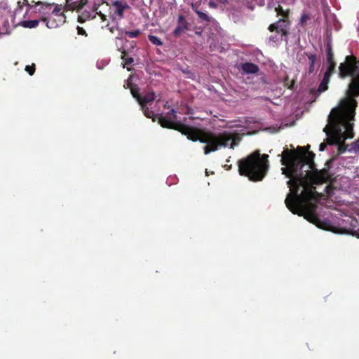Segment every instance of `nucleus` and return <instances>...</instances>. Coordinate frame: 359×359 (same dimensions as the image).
Listing matches in <instances>:
<instances>
[{
  "label": "nucleus",
  "instance_id": "obj_39",
  "mask_svg": "<svg viewBox=\"0 0 359 359\" xmlns=\"http://www.w3.org/2000/svg\"><path fill=\"white\" fill-rule=\"evenodd\" d=\"M306 19V15H303L302 17V21L304 22L305 20Z\"/></svg>",
  "mask_w": 359,
  "mask_h": 359
},
{
  "label": "nucleus",
  "instance_id": "obj_28",
  "mask_svg": "<svg viewBox=\"0 0 359 359\" xmlns=\"http://www.w3.org/2000/svg\"><path fill=\"white\" fill-rule=\"evenodd\" d=\"M25 70L29 76H33L35 72V65L33 63L32 65H27Z\"/></svg>",
  "mask_w": 359,
  "mask_h": 359
},
{
  "label": "nucleus",
  "instance_id": "obj_25",
  "mask_svg": "<svg viewBox=\"0 0 359 359\" xmlns=\"http://www.w3.org/2000/svg\"><path fill=\"white\" fill-rule=\"evenodd\" d=\"M130 93L132 94V96L133 97V98H136L137 101L138 102V100L140 99L141 96L139 93V88L135 86H131L130 88Z\"/></svg>",
  "mask_w": 359,
  "mask_h": 359
},
{
  "label": "nucleus",
  "instance_id": "obj_1",
  "mask_svg": "<svg viewBox=\"0 0 359 359\" xmlns=\"http://www.w3.org/2000/svg\"><path fill=\"white\" fill-rule=\"evenodd\" d=\"M304 149L302 147H297V151L286 149L281 154L280 163L286 166L282 168V173L290 178L287 182L290 192L285 205L293 214L304 216L320 229H328V222L321 221L315 213L319 194L316 191L314 185L330 182L332 175L329 168L320 170L315 169V154Z\"/></svg>",
  "mask_w": 359,
  "mask_h": 359
},
{
  "label": "nucleus",
  "instance_id": "obj_41",
  "mask_svg": "<svg viewBox=\"0 0 359 359\" xmlns=\"http://www.w3.org/2000/svg\"><path fill=\"white\" fill-rule=\"evenodd\" d=\"M306 149H310V146L309 145H307L306 147Z\"/></svg>",
  "mask_w": 359,
  "mask_h": 359
},
{
  "label": "nucleus",
  "instance_id": "obj_31",
  "mask_svg": "<svg viewBox=\"0 0 359 359\" xmlns=\"http://www.w3.org/2000/svg\"><path fill=\"white\" fill-rule=\"evenodd\" d=\"M208 6L210 8H217V4L213 0H210V1L208 3Z\"/></svg>",
  "mask_w": 359,
  "mask_h": 359
},
{
  "label": "nucleus",
  "instance_id": "obj_34",
  "mask_svg": "<svg viewBox=\"0 0 359 359\" xmlns=\"http://www.w3.org/2000/svg\"><path fill=\"white\" fill-rule=\"evenodd\" d=\"M84 15V13H83L82 16H80V19H81V22H83L85 20H87V19H89L90 18V15L88 14L87 15V17H86L85 18L82 19L83 18V16Z\"/></svg>",
  "mask_w": 359,
  "mask_h": 359
},
{
  "label": "nucleus",
  "instance_id": "obj_19",
  "mask_svg": "<svg viewBox=\"0 0 359 359\" xmlns=\"http://www.w3.org/2000/svg\"><path fill=\"white\" fill-rule=\"evenodd\" d=\"M121 59L124 62L123 67L125 65H130L133 62V57L128 56V51L124 49L121 50Z\"/></svg>",
  "mask_w": 359,
  "mask_h": 359
},
{
  "label": "nucleus",
  "instance_id": "obj_7",
  "mask_svg": "<svg viewBox=\"0 0 359 359\" xmlns=\"http://www.w3.org/2000/svg\"><path fill=\"white\" fill-rule=\"evenodd\" d=\"M290 25V20L285 19H279L271 24L267 27L268 31L271 34L268 37V42L272 44H278L282 41L287 43Z\"/></svg>",
  "mask_w": 359,
  "mask_h": 359
},
{
  "label": "nucleus",
  "instance_id": "obj_14",
  "mask_svg": "<svg viewBox=\"0 0 359 359\" xmlns=\"http://www.w3.org/2000/svg\"><path fill=\"white\" fill-rule=\"evenodd\" d=\"M241 69L246 74H256L259 71V67L253 62H247L241 65Z\"/></svg>",
  "mask_w": 359,
  "mask_h": 359
},
{
  "label": "nucleus",
  "instance_id": "obj_24",
  "mask_svg": "<svg viewBox=\"0 0 359 359\" xmlns=\"http://www.w3.org/2000/svg\"><path fill=\"white\" fill-rule=\"evenodd\" d=\"M148 40L149 42H151L152 44L155 46H161L163 44V42L159 37H157L156 36L152 34L148 35Z\"/></svg>",
  "mask_w": 359,
  "mask_h": 359
},
{
  "label": "nucleus",
  "instance_id": "obj_13",
  "mask_svg": "<svg viewBox=\"0 0 359 359\" xmlns=\"http://www.w3.org/2000/svg\"><path fill=\"white\" fill-rule=\"evenodd\" d=\"M267 6L269 8L273 7L275 12L277 13V15L281 16V18L280 19L289 20V11L287 10H283L279 4L276 5L275 3L271 2V4H268Z\"/></svg>",
  "mask_w": 359,
  "mask_h": 359
},
{
  "label": "nucleus",
  "instance_id": "obj_37",
  "mask_svg": "<svg viewBox=\"0 0 359 359\" xmlns=\"http://www.w3.org/2000/svg\"><path fill=\"white\" fill-rule=\"evenodd\" d=\"M294 84V81H291V84L288 86V88L289 89H292V86Z\"/></svg>",
  "mask_w": 359,
  "mask_h": 359
},
{
  "label": "nucleus",
  "instance_id": "obj_29",
  "mask_svg": "<svg viewBox=\"0 0 359 359\" xmlns=\"http://www.w3.org/2000/svg\"><path fill=\"white\" fill-rule=\"evenodd\" d=\"M201 1H202V0H198L197 1L191 4V8H192V10L194 11V12H195L196 11H201L200 7L201 5Z\"/></svg>",
  "mask_w": 359,
  "mask_h": 359
},
{
  "label": "nucleus",
  "instance_id": "obj_40",
  "mask_svg": "<svg viewBox=\"0 0 359 359\" xmlns=\"http://www.w3.org/2000/svg\"><path fill=\"white\" fill-rule=\"evenodd\" d=\"M259 5H264V0L261 1V3H259Z\"/></svg>",
  "mask_w": 359,
  "mask_h": 359
},
{
  "label": "nucleus",
  "instance_id": "obj_8",
  "mask_svg": "<svg viewBox=\"0 0 359 359\" xmlns=\"http://www.w3.org/2000/svg\"><path fill=\"white\" fill-rule=\"evenodd\" d=\"M33 5L32 13H34L36 17L40 19L41 21L45 22L46 27L53 29L58 27V23L56 20L50 17L51 13V8L54 3L49 4L43 1H32Z\"/></svg>",
  "mask_w": 359,
  "mask_h": 359
},
{
  "label": "nucleus",
  "instance_id": "obj_4",
  "mask_svg": "<svg viewBox=\"0 0 359 359\" xmlns=\"http://www.w3.org/2000/svg\"><path fill=\"white\" fill-rule=\"evenodd\" d=\"M269 156L261 155L256 150L249 156L238 161V172L241 175L245 176L250 181H262L266 176L269 168Z\"/></svg>",
  "mask_w": 359,
  "mask_h": 359
},
{
  "label": "nucleus",
  "instance_id": "obj_38",
  "mask_svg": "<svg viewBox=\"0 0 359 359\" xmlns=\"http://www.w3.org/2000/svg\"><path fill=\"white\" fill-rule=\"evenodd\" d=\"M109 30L110 32L114 33V27H109Z\"/></svg>",
  "mask_w": 359,
  "mask_h": 359
},
{
  "label": "nucleus",
  "instance_id": "obj_42",
  "mask_svg": "<svg viewBox=\"0 0 359 359\" xmlns=\"http://www.w3.org/2000/svg\"><path fill=\"white\" fill-rule=\"evenodd\" d=\"M96 15V13L94 14V15L92 16V18H95Z\"/></svg>",
  "mask_w": 359,
  "mask_h": 359
},
{
  "label": "nucleus",
  "instance_id": "obj_2",
  "mask_svg": "<svg viewBox=\"0 0 359 359\" xmlns=\"http://www.w3.org/2000/svg\"><path fill=\"white\" fill-rule=\"evenodd\" d=\"M304 149L302 147H297V151L286 149L281 154L280 163L286 166L282 168V173L290 178L287 182L290 192L285 205L293 214L304 216L320 229H328V222L321 221L315 213L319 194L316 191L314 185L330 182L332 175L329 168L320 170L315 169V154Z\"/></svg>",
  "mask_w": 359,
  "mask_h": 359
},
{
  "label": "nucleus",
  "instance_id": "obj_22",
  "mask_svg": "<svg viewBox=\"0 0 359 359\" xmlns=\"http://www.w3.org/2000/svg\"><path fill=\"white\" fill-rule=\"evenodd\" d=\"M327 62H335L334 57L333 50L331 48V45L328 43L327 45Z\"/></svg>",
  "mask_w": 359,
  "mask_h": 359
},
{
  "label": "nucleus",
  "instance_id": "obj_30",
  "mask_svg": "<svg viewBox=\"0 0 359 359\" xmlns=\"http://www.w3.org/2000/svg\"><path fill=\"white\" fill-rule=\"evenodd\" d=\"M22 5H25L27 7V12H29V11L32 12L34 4H29L27 0H24V1H22Z\"/></svg>",
  "mask_w": 359,
  "mask_h": 359
},
{
  "label": "nucleus",
  "instance_id": "obj_35",
  "mask_svg": "<svg viewBox=\"0 0 359 359\" xmlns=\"http://www.w3.org/2000/svg\"><path fill=\"white\" fill-rule=\"evenodd\" d=\"M97 13L100 15V18L102 20H106V15L104 14H103L100 11L99 13Z\"/></svg>",
  "mask_w": 359,
  "mask_h": 359
},
{
  "label": "nucleus",
  "instance_id": "obj_26",
  "mask_svg": "<svg viewBox=\"0 0 359 359\" xmlns=\"http://www.w3.org/2000/svg\"><path fill=\"white\" fill-rule=\"evenodd\" d=\"M358 150H359V138L358 139L357 141L353 142L349 145V149H348L349 151L357 152Z\"/></svg>",
  "mask_w": 359,
  "mask_h": 359
},
{
  "label": "nucleus",
  "instance_id": "obj_18",
  "mask_svg": "<svg viewBox=\"0 0 359 359\" xmlns=\"http://www.w3.org/2000/svg\"><path fill=\"white\" fill-rule=\"evenodd\" d=\"M40 18L34 20H24L20 22V25L25 28H34L38 26Z\"/></svg>",
  "mask_w": 359,
  "mask_h": 359
},
{
  "label": "nucleus",
  "instance_id": "obj_9",
  "mask_svg": "<svg viewBox=\"0 0 359 359\" xmlns=\"http://www.w3.org/2000/svg\"><path fill=\"white\" fill-rule=\"evenodd\" d=\"M88 3V0H80L79 1H72L71 0H66V4L63 6L62 4H55L53 6H55L53 9H51V13L56 16L65 19V14L61 12L64 9L65 11H81L84 5Z\"/></svg>",
  "mask_w": 359,
  "mask_h": 359
},
{
  "label": "nucleus",
  "instance_id": "obj_10",
  "mask_svg": "<svg viewBox=\"0 0 359 359\" xmlns=\"http://www.w3.org/2000/svg\"><path fill=\"white\" fill-rule=\"evenodd\" d=\"M306 57L309 59V66L307 68L306 73L309 74H312L315 71V63L316 62V55L315 54L304 52L302 55H299L298 61L302 62L305 60Z\"/></svg>",
  "mask_w": 359,
  "mask_h": 359
},
{
  "label": "nucleus",
  "instance_id": "obj_36",
  "mask_svg": "<svg viewBox=\"0 0 359 359\" xmlns=\"http://www.w3.org/2000/svg\"><path fill=\"white\" fill-rule=\"evenodd\" d=\"M218 2H219L220 4H222L224 5H226L228 4V1L227 0H217Z\"/></svg>",
  "mask_w": 359,
  "mask_h": 359
},
{
  "label": "nucleus",
  "instance_id": "obj_3",
  "mask_svg": "<svg viewBox=\"0 0 359 359\" xmlns=\"http://www.w3.org/2000/svg\"><path fill=\"white\" fill-rule=\"evenodd\" d=\"M144 116L148 118H151L154 121L156 116H158V122L163 128L174 129L179 131L187 138L192 142H200L204 143L203 153L208 155L211 152H215L220 148L228 147L230 143V148L234 149L241 141V137L238 134H231L226 131L220 133H215L208 130L194 128L184 124L177 121V111L170 109L166 114L156 115L154 112L147 107V105H140Z\"/></svg>",
  "mask_w": 359,
  "mask_h": 359
},
{
  "label": "nucleus",
  "instance_id": "obj_33",
  "mask_svg": "<svg viewBox=\"0 0 359 359\" xmlns=\"http://www.w3.org/2000/svg\"><path fill=\"white\" fill-rule=\"evenodd\" d=\"M327 147V143H324V142H322L320 144V151H323Z\"/></svg>",
  "mask_w": 359,
  "mask_h": 359
},
{
  "label": "nucleus",
  "instance_id": "obj_20",
  "mask_svg": "<svg viewBox=\"0 0 359 359\" xmlns=\"http://www.w3.org/2000/svg\"><path fill=\"white\" fill-rule=\"evenodd\" d=\"M194 12L196 13V15H198V18L201 21L207 22V23H210L211 22L212 18L210 16H209L207 13L201 11H196Z\"/></svg>",
  "mask_w": 359,
  "mask_h": 359
},
{
  "label": "nucleus",
  "instance_id": "obj_6",
  "mask_svg": "<svg viewBox=\"0 0 359 359\" xmlns=\"http://www.w3.org/2000/svg\"><path fill=\"white\" fill-rule=\"evenodd\" d=\"M358 106L357 100L355 98H345L341 101V109H337L336 115L339 121L345 127V131L341 133L342 140L353 137V124L351 121L353 119L355 109Z\"/></svg>",
  "mask_w": 359,
  "mask_h": 359
},
{
  "label": "nucleus",
  "instance_id": "obj_5",
  "mask_svg": "<svg viewBox=\"0 0 359 359\" xmlns=\"http://www.w3.org/2000/svg\"><path fill=\"white\" fill-rule=\"evenodd\" d=\"M352 77L348 86V98L359 96V61L353 55H346L345 62L339 65V77Z\"/></svg>",
  "mask_w": 359,
  "mask_h": 359
},
{
  "label": "nucleus",
  "instance_id": "obj_27",
  "mask_svg": "<svg viewBox=\"0 0 359 359\" xmlns=\"http://www.w3.org/2000/svg\"><path fill=\"white\" fill-rule=\"evenodd\" d=\"M125 34H126L129 38H136L140 34V30L135 29L133 31H127L125 32Z\"/></svg>",
  "mask_w": 359,
  "mask_h": 359
},
{
  "label": "nucleus",
  "instance_id": "obj_23",
  "mask_svg": "<svg viewBox=\"0 0 359 359\" xmlns=\"http://www.w3.org/2000/svg\"><path fill=\"white\" fill-rule=\"evenodd\" d=\"M328 67L325 73V76L331 77L332 74H333L335 72L336 63L335 62H327Z\"/></svg>",
  "mask_w": 359,
  "mask_h": 359
},
{
  "label": "nucleus",
  "instance_id": "obj_17",
  "mask_svg": "<svg viewBox=\"0 0 359 359\" xmlns=\"http://www.w3.org/2000/svg\"><path fill=\"white\" fill-rule=\"evenodd\" d=\"M330 77L324 75V77H323L322 81L319 84V86L318 88L317 92L320 93L322 92H325L328 88V84L330 83Z\"/></svg>",
  "mask_w": 359,
  "mask_h": 359
},
{
  "label": "nucleus",
  "instance_id": "obj_11",
  "mask_svg": "<svg viewBox=\"0 0 359 359\" xmlns=\"http://www.w3.org/2000/svg\"><path fill=\"white\" fill-rule=\"evenodd\" d=\"M188 29V23L184 15H180L177 19V25L176 28L172 31V35L175 37L178 38L181 34Z\"/></svg>",
  "mask_w": 359,
  "mask_h": 359
},
{
  "label": "nucleus",
  "instance_id": "obj_12",
  "mask_svg": "<svg viewBox=\"0 0 359 359\" xmlns=\"http://www.w3.org/2000/svg\"><path fill=\"white\" fill-rule=\"evenodd\" d=\"M112 6L114 10V13L119 19L123 18V12L130 8L129 5L127 3H123L121 1L116 0L113 1Z\"/></svg>",
  "mask_w": 359,
  "mask_h": 359
},
{
  "label": "nucleus",
  "instance_id": "obj_21",
  "mask_svg": "<svg viewBox=\"0 0 359 359\" xmlns=\"http://www.w3.org/2000/svg\"><path fill=\"white\" fill-rule=\"evenodd\" d=\"M337 146L339 154H341L344 153L346 150L349 149V145L345 143V140H341L339 142Z\"/></svg>",
  "mask_w": 359,
  "mask_h": 359
},
{
  "label": "nucleus",
  "instance_id": "obj_32",
  "mask_svg": "<svg viewBox=\"0 0 359 359\" xmlns=\"http://www.w3.org/2000/svg\"><path fill=\"white\" fill-rule=\"evenodd\" d=\"M77 34L81 35H86L85 30L81 27H77Z\"/></svg>",
  "mask_w": 359,
  "mask_h": 359
},
{
  "label": "nucleus",
  "instance_id": "obj_16",
  "mask_svg": "<svg viewBox=\"0 0 359 359\" xmlns=\"http://www.w3.org/2000/svg\"><path fill=\"white\" fill-rule=\"evenodd\" d=\"M155 99V94L154 92L147 93L144 97H140L138 100L140 106L147 105V104L151 103Z\"/></svg>",
  "mask_w": 359,
  "mask_h": 359
},
{
  "label": "nucleus",
  "instance_id": "obj_15",
  "mask_svg": "<svg viewBox=\"0 0 359 359\" xmlns=\"http://www.w3.org/2000/svg\"><path fill=\"white\" fill-rule=\"evenodd\" d=\"M343 135L339 130L337 133L333 135H330L326 140L327 144L330 145H337L339 142L342 140Z\"/></svg>",
  "mask_w": 359,
  "mask_h": 359
}]
</instances>
